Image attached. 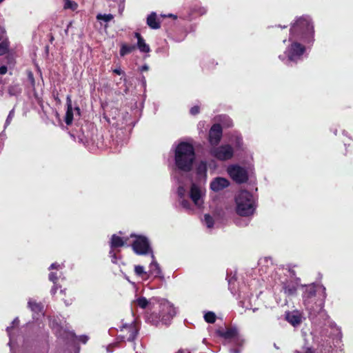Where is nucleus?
Masks as SVG:
<instances>
[{"label":"nucleus","instance_id":"obj_50","mask_svg":"<svg viewBox=\"0 0 353 353\" xmlns=\"http://www.w3.org/2000/svg\"><path fill=\"white\" fill-rule=\"evenodd\" d=\"M230 352L231 353H239V351L236 350H231Z\"/></svg>","mask_w":353,"mask_h":353},{"label":"nucleus","instance_id":"obj_8","mask_svg":"<svg viewBox=\"0 0 353 353\" xmlns=\"http://www.w3.org/2000/svg\"><path fill=\"white\" fill-rule=\"evenodd\" d=\"M210 154L219 160L225 161L233 157L234 151L230 145L226 144L212 148Z\"/></svg>","mask_w":353,"mask_h":353},{"label":"nucleus","instance_id":"obj_48","mask_svg":"<svg viewBox=\"0 0 353 353\" xmlns=\"http://www.w3.org/2000/svg\"><path fill=\"white\" fill-rule=\"evenodd\" d=\"M10 329H11V327H7V332H8V335H9L10 336Z\"/></svg>","mask_w":353,"mask_h":353},{"label":"nucleus","instance_id":"obj_38","mask_svg":"<svg viewBox=\"0 0 353 353\" xmlns=\"http://www.w3.org/2000/svg\"><path fill=\"white\" fill-rule=\"evenodd\" d=\"M49 279L53 283H55L57 279V276L55 275L54 272H50L49 274Z\"/></svg>","mask_w":353,"mask_h":353},{"label":"nucleus","instance_id":"obj_37","mask_svg":"<svg viewBox=\"0 0 353 353\" xmlns=\"http://www.w3.org/2000/svg\"><path fill=\"white\" fill-rule=\"evenodd\" d=\"M199 112V108L198 106H194L190 109V113L193 115L196 114Z\"/></svg>","mask_w":353,"mask_h":353},{"label":"nucleus","instance_id":"obj_53","mask_svg":"<svg viewBox=\"0 0 353 353\" xmlns=\"http://www.w3.org/2000/svg\"><path fill=\"white\" fill-rule=\"evenodd\" d=\"M9 92H10V94H14V93L12 92V89L11 88L9 90Z\"/></svg>","mask_w":353,"mask_h":353},{"label":"nucleus","instance_id":"obj_12","mask_svg":"<svg viewBox=\"0 0 353 353\" xmlns=\"http://www.w3.org/2000/svg\"><path fill=\"white\" fill-rule=\"evenodd\" d=\"M317 292L321 294L323 299L325 298V288L321 285H311L307 287L304 292V298H311L314 296Z\"/></svg>","mask_w":353,"mask_h":353},{"label":"nucleus","instance_id":"obj_24","mask_svg":"<svg viewBox=\"0 0 353 353\" xmlns=\"http://www.w3.org/2000/svg\"><path fill=\"white\" fill-rule=\"evenodd\" d=\"M135 49L134 46H128L126 44H122L120 50L121 56H125L127 54L132 52Z\"/></svg>","mask_w":353,"mask_h":353},{"label":"nucleus","instance_id":"obj_31","mask_svg":"<svg viewBox=\"0 0 353 353\" xmlns=\"http://www.w3.org/2000/svg\"><path fill=\"white\" fill-rule=\"evenodd\" d=\"M134 272L138 276H141L145 274V272L144 271V268L141 265H136L134 267Z\"/></svg>","mask_w":353,"mask_h":353},{"label":"nucleus","instance_id":"obj_52","mask_svg":"<svg viewBox=\"0 0 353 353\" xmlns=\"http://www.w3.org/2000/svg\"><path fill=\"white\" fill-rule=\"evenodd\" d=\"M115 1L117 2H119V3H123L124 1V0H115Z\"/></svg>","mask_w":353,"mask_h":353},{"label":"nucleus","instance_id":"obj_14","mask_svg":"<svg viewBox=\"0 0 353 353\" xmlns=\"http://www.w3.org/2000/svg\"><path fill=\"white\" fill-rule=\"evenodd\" d=\"M286 320L293 326L299 325L303 320V316L297 311L288 312L285 314Z\"/></svg>","mask_w":353,"mask_h":353},{"label":"nucleus","instance_id":"obj_35","mask_svg":"<svg viewBox=\"0 0 353 353\" xmlns=\"http://www.w3.org/2000/svg\"><path fill=\"white\" fill-rule=\"evenodd\" d=\"M14 117V110H11L8 116V118L6 119V124L8 125L12 120V117Z\"/></svg>","mask_w":353,"mask_h":353},{"label":"nucleus","instance_id":"obj_32","mask_svg":"<svg viewBox=\"0 0 353 353\" xmlns=\"http://www.w3.org/2000/svg\"><path fill=\"white\" fill-rule=\"evenodd\" d=\"M178 195L181 199H183L185 194V190L183 187L179 186L177 191Z\"/></svg>","mask_w":353,"mask_h":353},{"label":"nucleus","instance_id":"obj_29","mask_svg":"<svg viewBox=\"0 0 353 353\" xmlns=\"http://www.w3.org/2000/svg\"><path fill=\"white\" fill-rule=\"evenodd\" d=\"M8 49V43L6 41H3L0 43V56L4 54Z\"/></svg>","mask_w":353,"mask_h":353},{"label":"nucleus","instance_id":"obj_28","mask_svg":"<svg viewBox=\"0 0 353 353\" xmlns=\"http://www.w3.org/2000/svg\"><path fill=\"white\" fill-rule=\"evenodd\" d=\"M204 319L206 322L212 323L215 321L216 316L213 312H209L204 315Z\"/></svg>","mask_w":353,"mask_h":353},{"label":"nucleus","instance_id":"obj_23","mask_svg":"<svg viewBox=\"0 0 353 353\" xmlns=\"http://www.w3.org/2000/svg\"><path fill=\"white\" fill-rule=\"evenodd\" d=\"M64 1V5L63 8L65 10L70 9L72 11H74L78 8V4L74 1L71 0H63Z\"/></svg>","mask_w":353,"mask_h":353},{"label":"nucleus","instance_id":"obj_25","mask_svg":"<svg viewBox=\"0 0 353 353\" xmlns=\"http://www.w3.org/2000/svg\"><path fill=\"white\" fill-rule=\"evenodd\" d=\"M114 17L111 14H98L97 15V19L99 21H104L105 23H108L113 19Z\"/></svg>","mask_w":353,"mask_h":353},{"label":"nucleus","instance_id":"obj_49","mask_svg":"<svg viewBox=\"0 0 353 353\" xmlns=\"http://www.w3.org/2000/svg\"><path fill=\"white\" fill-rule=\"evenodd\" d=\"M56 290H57V288H56L55 287H54V288L52 289L51 292H52V294H54V293H55V292H56Z\"/></svg>","mask_w":353,"mask_h":353},{"label":"nucleus","instance_id":"obj_36","mask_svg":"<svg viewBox=\"0 0 353 353\" xmlns=\"http://www.w3.org/2000/svg\"><path fill=\"white\" fill-rule=\"evenodd\" d=\"M66 104H67V108H69L70 109H71V108H72L71 97L70 95L67 96Z\"/></svg>","mask_w":353,"mask_h":353},{"label":"nucleus","instance_id":"obj_6","mask_svg":"<svg viewBox=\"0 0 353 353\" xmlns=\"http://www.w3.org/2000/svg\"><path fill=\"white\" fill-rule=\"evenodd\" d=\"M132 237H135V240L132 243V249L134 252L139 255L150 254L152 250L150 247L148 239L144 236H137L131 234Z\"/></svg>","mask_w":353,"mask_h":353},{"label":"nucleus","instance_id":"obj_42","mask_svg":"<svg viewBox=\"0 0 353 353\" xmlns=\"http://www.w3.org/2000/svg\"><path fill=\"white\" fill-rule=\"evenodd\" d=\"M61 268V265L59 264H57V263H52L50 267V269L51 270H53V269H57V268Z\"/></svg>","mask_w":353,"mask_h":353},{"label":"nucleus","instance_id":"obj_7","mask_svg":"<svg viewBox=\"0 0 353 353\" xmlns=\"http://www.w3.org/2000/svg\"><path fill=\"white\" fill-rule=\"evenodd\" d=\"M229 176L236 183H242L248 179V172L238 165H230L227 168Z\"/></svg>","mask_w":353,"mask_h":353},{"label":"nucleus","instance_id":"obj_46","mask_svg":"<svg viewBox=\"0 0 353 353\" xmlns=\"http://www.w3.org/2000/svg\"><path fill=\"white\" fill-rule=\"evenodd\" d=\"M12 325H18V323H19V320H18V319H14V321H12Z\"/></svg>","mask_w":353,"mask_h":353},{"label":"nucleus","instance_id":"obj_51","mask_svg":"<svg viewBox=\"0 0 353 353\" xmlns=\"http://www.w3.org/2000/svg\"><path fill=\"white\" fill-rule=\"evenodd\" d=\"M168 17H173V18H174V19L176 18V16H174V15H173V14H169V15H168Z\"/></svg>","mask_w":353,"mask_h":353},{"label":"nucleus","instance_id":"obj_11","mask_svg":"<svg viewBox=\"0 0 353 353\" xmlns=\"http://www.w3.org/2000/svg\"><path fill=\"white\" fill-rule=\"evenodd\" d=\"M230 181L223 177H216L210 183V188L213 192H218L228 187Z\"/></svg>","mask_w":353,"mask_h":353},{"label":"nucleus","instance_id":"obj_22","mask_svg":"<svg viewBox=\"0 0 353 353\" xmlns=\"http://www.w3.org/2000/svg\"><path fill=\"white\" fill-rule=\"evenodd\" d=\"M28 305L34 313L37 314L38 315L39 314V313L41 315L43 314L42 311V306L39 303H37L35 301L30 300L28 302Z\"/></svg>","mask_w":353,"mask_h":353},{"label":"nucleus","instance_id":"obj_4","mask_svg":"<svg viewBox=\"0 0 353 353\" xmlns=\"http://www.w3.org/2000/svg\"><path fill=\"white\" fill-rule=\"evenodd\" d=\"M235 210L241 216H249L254 213L256 202L253 195L247 190H241L235 196Z\"/></svg>","mask_w":353,"mask_h":353},{"label":"nucleus","instance_id":"obj_15","mask_svg":"<svg viewBox=\"0 0 353 353\" xmlns=\"http://www.w3.org/2000/svg\"><path fill=\"white\" fill-rule=\"evenodd\" d=\"M196 172L197 175V179L199 183H203V184L206 181L207 179V164L204 161H201L196 166Z\"/></svg>","mask_w":353,"mask_h":353},{"label":"nucleus","instance_id":"obj_34","mask_svg":"<svg viewBox=\"0 0 353 353\" xmlns=\"http://www.w3.org/2000/svg\"><path fill=\"white\" fill-rule=\"evenodd\" d=\"M181 205L185 209H190V203L188 201H185V200H182L181 201Z\"/></svg>","mask_w":353,"mask_h":353},{"label":"nucleus","instance_id":"obj_39","mask_svg":"<svg viewBox=\"0 0 353 353\" xmlns=\"http://www.w3.org/2000/svg\"><path fill=\"white\" fill-rule=\"evenodd\" d=\"M78 340L82 342L83 343H85L88 341V338L86 336H81L79 337Z\"/></svg>","mask_w":353,"mask_h":353},{"label":"nucleus","instance_id":"obj_9","mask_svg":"<svg viewBox=\"0 0 353 353\" xmlns=\"http://www.w3.org/2000/svg\"><path fill=\"white\" fill-rule=\"evenodd\" d=\"M126 241H127V239L124 240L123 239L117 236V234H113L112 236L111 241H110L111 250H110L109 254H110V256L111 258L112 263H117V256H116V253L114 251V249L123 246Z\"/></svg>","mask_w":353,"mask_h":353},{"label":"nucleus","instance_id":"obj_26","mask_svg":"<svg viewBox=\"0 0 353 353\" xmlns=\"http://www.w3.org/2000/svg\"><path fill=\"white\" fill-rule=\"evenodd\" d=\"M73 108H67V111L65 114V121L67 125H70L72 123L73 120Z\"/></svg>","mask_w":353,"mask_h":353},{"label":"nucleus","instance_id":"obj_43","mask_svg":"<svg viewBox=\"0 0 353 353\" xmlns=\"http://www.w3.org/2000/svg\"><path fill=\"white\" fill-rule=\"evenodd\" d=\"M242 143V140L241 138H237L236 139V148H240L241 147V145Z\"/></svg>","mask_w":353,"mask_h":353},{"label":"nucleus","instance_id":"obj_33","mask_svg":"<svg viewBox=\"0 0 353 353\" xmlns=\"http://www.w3.org/2000/svg\"><path fill=\"white\" fill-rule=\"evenodd\" d=\"M295 353H314L309 347H303L301 351L296 350Z\"/></svg>","mask_w":353,"mask_h":353},{"label":"nucleus","instance_id":"obj_3","mask_svg":"<svg viewBox=\"0 0 353 353\" xmlns=\"http://www.w3.org/2000/svg\"><path fill=\"white\" fill-rule=\"evenodd\" d=\"M174 160L176 166L181 170L188 172L195 160L194 149L187 142L179 143L175 149Z\"/></svg>","mask_w":353,"mask_h":353},{"label":"nucleus","instance_id":"obj_45","mask_svg":"<svg viewBox=\"0 0 353 353\" xmlns=\"http://www.w3.org/2000/svg\"><path fill=\"white\" fill-rule=\"evenodd\" d=\"M141 71H146V70H148V65H143V66L141 67Z\"/></svg>","mask_w":353,"mask_h":353},{"label":"nucleus","instance_id":"obj_18","mask_svg":"<svg viewBox=\"0 0 353 353\" xmlns=\"http://www.w3.org/2000/svg\"><path fill=\"white\" fill-rule=\"evenodd\" d=\"M147 24L152 29H159L160 28V22L157 20V14L152 12L147 17Z\"/></svg>","mask_w":353,"mask_h":353},{"label":"nucleus","instance_id":"obj_47","mask_svg":"<svg viewBox=\"0 0 353 353\" xmlns=\"http://www.w3.org/2000/svg\"><path fill=\"white\" fill-rule=\"evenodd\" d=\"M74 111H76V112H77V114L78 115H79V114H80V109H79V108H78V107L75 108H74Z\"/></svg>","mask_w":353,"mask_h":353},{"label":"nucleus","instance_id":"obj_17","mask_svg":"<svg viewBox=\"0 0 353 353\" xmlns=\"http://www.w3.org/2000/svg\"><path fill=\"white\" fill-rule=\"evenodd\" d=\"M137 39V47L141 52H149L150 51V46L145 42L141 34L136 32L134 34Z\"/></svg>","mask_w":353,"mask_h":353},{"label":"nucleus","instance_id":"obj_1","mask_svg":"<svg viewBox=\"0 0 353 353\" xmlns=\"http://www.w3.org/2000/svg\"><path fill=\"white\" fill-rule=\"evenodd\" d=\"M314 28L308 17H301L296 19L292 25L289 37L290 46L285 50L288 60L297 61L303 54L305 48L299 41L309 43L312 40Z\"/></svg>","mask_w":353,"mask_h":353},{"label":"nucleus","instance_id":"obj_40","mask_svg":"<svg viewBox=\"0 0 353 353\" xmlns=\"http://www.w3.org/2000/svg\"><path fill=\"white\" fill-rule=\"evenodd\" d=\"M7 67L6 66H1L0 67V74H5L7 72Z\"/></svg>","mask_w":353,"mask_h":353},{"label":"nucleus","instance_id":"obj_16","mask_svg":"<svg viewBox=\"0 0 353 353\" xmlns=\"http://www.w3.org/2000/svg\"><path fill=\"white\" fill-rule=\"evenodd\" d=\"M51 326H52V329H54L55 330V332L59 337H61V336L65 337V338L67 339L73 340L77 338L73 332H67L66 330H63L62 327H59V326L58 325H57L55 326L54 325V323H52V324H51Z\"/></svg>","mask_w":353,"mask_h":353},{"label":"nucleus","instance_id":"obj_2","mask_svg":"<svg viewBox=\"0 0 353 353\" xmlns=\"http://www.w3.org/2000/svg\"><path fill=\"white\" fill-rule=\"evenodd\" d=\"M175 314V308L171 303L157 298L152 311L148 314V320L155 325H167Z\"/></svg>","mask_w":353,"mask_h":353},{"label":"nucleus","instance_id":"obj_27","mask_svg":"<svg viewBox=\"0 0 353 353\" xmlns=\"http://www.w3.org/2000/svg\"><path fill=\"white\" fill-rule=\"evenodd\" d=\"M203 221L208 228H212L213 227L214 220L210 215L205 214Z\"/></svg>","mask_w":353,"mask_h":353},{"label":"nucleus","instance_id":"obj_21","mask_svg":"<svg viewBox=\"0 0 353 353\" xmlns=\"http://www.w3.org/2000/svg\"><path fill=\"white\" fill-rule=\"evenodd\" d=\"M219 334L225 339H234L237 337L238 335L237 330L235 328L227 329L225 330L220 331Z\"/></svg>","mask_w":353,"mask_h":353},{"label":"nucleus","instance_id":"obj_44","mask_svg":"<svg viewBox=\"0 0 353 353\" xmlns=\"http://www.w3.org/2000/svg\"><path fill=\"white\" fill-rule=\"evenodd\" d=\"M28 76H29V78H30V81L32 82V84L34 85V77H33V75H32V72H30Z\"/></svg>","mask_w":353,"mask_h":353},{"label":"nucleus","instance_id":"obj_10","mask_svg":"<svg viewBox=\"0 0 353 353\" xmlns=\"http://www.w3.org/2000/svg\"><path fill=\"white\" fill-rule=\"evenodd\" d=\"M222 137V128L219 124H214L209 132V142L212 145H216Z\"/></svg>","mask_w":353,"mask_h":353},{"label":"nucleus","instance_id":"obj_5","mask_svg":"<svg viewBox=\"0 0 353 353\" xmlns=\"http://www.w3.org/2000/svg\"><path fill=\"white\" fill-rule=\"evenodd\" d=\"M203 183L197 184L192 183L190 190V197L195 205L201 207L203 203V199L205 196V188Z\"/></svg>","mask_w":353,"mask_h":353},{"label":"nucleus","instance_id":"obj_41","mask_svg":"<svg viewBox=\"0 0 353 353\" xmlns=\"http://www.w3.org/2000/svg\"><path fill=\"white\" fill-rule=\"evenodd\" d=\"M113 72L118 75H121L123 73L120 68L114 69Z\"/></svg>","mask_w":353,"mask_h":353},{"label":"nucleus","instance_id":"obj_20","mask_svg":"<svg viewBox=\"0 0 353 353\" xmlns=\"http://www.w3.org/2000/svg\"><path fill=\"white\" fill-rule=\"evenodd\" d=\"M152 262L150 265V272L152 274L155 275L156 276H159L161 274V270L159 264L154 260V256L153 253L151 254Z\"/></svg>","mask_w":353,"mask_h":353},{"label":"nucleus","instance_id":"obj_13","mask_svg":"<svg viewBox=\"0 0 353 353\" xmlns=\"http://www.w3.org/2000/svg\"><path fill=\"white\" fill-rule=\"evenodd\" d=\"M157 299V298H152L150 300H148L146 298L141 296L135 299L134 302L141 308H148L150 310V312H151L153 308V305L156 303Z\"/></svg>","mask_w":353,"mask_h":353},{"label":"nucleus","instance_id":"obj_30","mask_svg":"<svg viewBox=\"0 0 353 353\" xmlns=\"http://www.w3.org/2000/svg\"><path fill=\"white\" fill-rule=\"evenodd\" d=\"M129 336L127 338L128 341H133L137 336V331L134 327H130L129 328Z\"/></svg>","mask_w":353,"mask_h":353},{"label":"nucleus","instance_id":"obj_54","mask_svg":"<svg viewBox=\"0 0 353 353\" xmlns=\"http://www.w3.org/2000/svg\"><path fill=\"white\" fill-rule=\"evenodd\" d=\"M3 0H0V3H1Z\"/></svg>","mask_w":353,"mask_h":353},{"label":"nucleus","instance_id":"obj_19","mask_svg":"<svg viewBox=\"0 0 353 353\" xmlns=\"http://www.w3.org/2000/svg\"><path fill=\"white\" fill-rule=\"evenodd\" d=\"M296 284L292 281L287 282L283 286L284 293L288 296L294 295L296 292Z\"/></svg>","mask_w":353,"mask_h":353}]
</instances>
